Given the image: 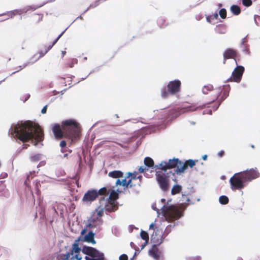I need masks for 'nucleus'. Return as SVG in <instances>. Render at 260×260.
Instances as JSON below:
<instances>
[{"instance_id": "c85d7f7f", "label": "nucleus", "mask_w": 260, "mask_h": 260, "mask_svg": "<svg viewBox=\"0 0 260 260\" xmlns=\"http://www.w3.org/2000/svg\"><path fill=\"white\" fill-rule=\"evenodd\" d=\"M158 251V248L156 247V245H154L153 248L149 251V255L157 260L159 258V255L157 253Z\"/></svg>"}, {"instance_id": "2eb2a0df", "label": "nucleus", "mask_w": 260, "mask_h": 260, "mask_svg": "<svg viewBox=\"0 0 260 260\" xmlns=\"http://www.w3.org/2000/svg\"><path fill=\"white\" fill-rule=\"evenodd\" d=\"M196 161H198V160H194L192 159H188L185 161L184 163H183L181 161V167H179V166L178 168L175 170V173L177 174L184 173L188 167L191 168L194 167L196 165Z\"/></svg>"}, {"instance_id": "423d86ee", "label": "nucleus", "mask_w": 260, "mask_h": 260, "mask_svg": "<svg viewBox=\"0 0 260 260\" xmlns=\"http://www.w3.org/2000/svg\"><path fill=\"white\" fill-rule=\"evenodd\" d=\"M83 253L89 256H86L85 258L86 260H104V255L98 251L95 248L84 246L82 249Z\"/></svg>"}, {"instance_id": "e2e57ef3", "label": "nucleus", "mask_w": 260, "mask_h": 260, "mask_svg": "<svg viewBox=\"0 0 260 260\" xmlns=\"http://www.w3.org/2000/svg\"><path fill=\"white\" fill-rule=\"evenodd\" d=\"M99 1H96V2H95V6H98V5H99Z\"/></svg>"}, {"instance_id": "4468645a", "label": "nucleus", "mask_w": 260, "mask_h": 260, "mask_svg": "<svg viewBox=\"0 0 260 260\" xmlns=\"http://www.w3.org/2000/svg\"><path fill=\"white\" fill-rule=\"evenodd\" d=\"M35 9V8H34L31 6H29L27 8L23 9L22 10H14L13 11H9L2 14V15L6 16L7 18H6L5 20H7L10 18H12L14 16L16 15H21L22 13H26L29 10L34 11Z\"/></svg>"}, {"instance_id": "338daca9", "label": "nucleus", "mask_w": 260, "mask_h": 260, "mask_svg": "<svg viewBox=\"0 0 260 260\" xmlns=\"http://www.w3.org/2000/svg\"><path fill=\"white\" fill-rule=\"evenodd\" d=\"M161 201H162V202H165V199H162Z\"/></svg>"}, {"instance_id": "13d9d810", "label": "nucleus", "mask_w": 260, "mask_h": 260, "mask_svg": "<svg viewBox=\"0 0 260 260\" xmlns=\"http://www.w3.org/2000/svg\"><path fill=\"white\" fill-rule=\"evenodd\" d=\"M154 227V224L153 223L150 224V225H149V229H153Z\"/></svg>"}, {"instance_id": "dca6fc26", "label": "nucleus", "mask_w": 260, "mask_h": 260, "mask_svg": "<svg viewBox=\"0 0 260 260\" xmlns=\"http://www.w3.org/2000/svg\"><path fill=\"white\" fill-rule=\"evenodd\" d=\"M238 54L236 50L232 48H228L223 52V63H225V61L228 59H233L235 60L236 64L237 65V61L236 59Z\"/></svg>"}, {"instance_id": "37998d69", "label": "nucleus", "mask_w": 260, "mask_h": 260, "mask_svg": "<svg viewBox=\"0 0 260 260\" xmlns=\"http://www.w3.org/2000/svg\"><path fill=\"white\" fill-rule=\"evenodd\" d=\"M95 215L98 216V217L102 218V216L103 215L104 213V209L103 208L101 209L99 211L98 209H96L95 211Z\"/></svg>"}, {"instance_id": "4d7b16f0", "label": "nucleus", "mask_w": 260, "mask_h": 260, "mask_svg": "<svg viewBox=\"0 0 260 260\" xmlns=\"http://www.w3.org/2000/svg\"><path fill=\"white\" fill-rule=\"evenodd\" d=\"M86 231H87L86 229H83L81 232V234L82 235H84L86 233Z\"/></svg>"}, {"instance_id": "9b49d317", "label": "nucleus", "mask_w": 260, "mask_h": 260, "mask_svg": "<svg viewBox=\"0 0 260 260\" xmlns=\"http://www.w3.org/2000/svg\"><path fill=\"white\" fill-rule=\"evenodd\" d=\"M245 71V69L243 66H237V67L232 72V77L228 79V81H234L237 83H239Z\"/></svg>"}, {"instance_id": "a18cd8bd", "label": "nucleus", "mask_w": 260, "mask_h": 260, "mask_svg": "<svg viewBox=\"0 0 260 260\" xmlns=\"http://www.w3.org/2000/svg\"><path fill=\"white\" fill-rule=\"evenodd\" d=\"M251 0H242V4L246 7H249L252 5Z\"/></svg>"}, {"instance_id": "2f4dec72", "label": "nucleus", "mask_w": 260, "mask_h": 260, "mask_svg": "<svg viewBox=\"0 0 260 260\" xmlns=\"http://www.w3.org/2000/svg\"><path fill=\"white\" fill-rule=\"evenodd\" d=\"M230 10L231 12L235 15H238L241 12L240 8L235 5H232L230 8Z\"/></svg>"}, {"instance_id": "0e129e2a", "label": "nucleus", "mask_w": 260, "mask_h": 260, "mask_svg": "<svg viewBox=\"0 0 260 260\" xmlns=\"http://www.w3.org/2000/svg\"><path fill=\"white\" fill-rule=\"evenodd\" d=\"M68 156V154H64V157H67Z\"/></svg>"}, {"instance_id": "6e6d98bb", "label": "nucleus", "mask_w": 260, "mask_h": 260, "mask_svg": "<svg viewBox=\"0 0 260 260\" xmlns=\"http://www.w3.org/2000/svg\"><path fill=\"white\" fill-rule=\"evenodd\" d=\"M26 65H25V64H23L22 66H19V69H18L17 70V71H20L22 69H23V68H24L25 67H26Z\"/></svg>"}, {"instance_id": "4c0bfd02", "label": "nucleus", "mask_w": 260, "mask_h": 260, "mask_svg": "<svg viewBox=\"0 0 260 260\" xmlns=\"http://www.w3.org/2000/svg\"><path fill=\"white\" fill-rule=\"evenodd\" d=\"M137 172H135L133 173L128 172L127 173L126 177L127 178H130L129 180H131V182H133V181L137 180Z\"/></svg>"}, {"instance_id": "cd10ccee", "label": "nucleus", "mask_w": 260, "mask_h": 260, "mask_svg": "<svg viewBox=\"0 0 260 260\" xmlns=\"http://www.w3.org/2000/svg\"><path fill=\"white\" fill-rule=\"evenodd\" d=\"M123 173L118 170L113 171L110 172L108 174V176L113 178H119L123 177Z\"/></svg>"}, {"instance_id": "f03ea898", "label": "nucleus", "mask_w": 260, "mask_h": 260, "mask_svg": "<svg viewBox=\"0 0 260 260\" xmlns=\"http://www.w3.org/2000/svg\"><path fill=\"white\" fill-rule=\"evenodd\" d=\"M206 104L199 106L192 105L169 110L166 109H161L160 111H156L158 113L157 116L158 119L164 122H169L176 118L183 113L187 112H193L198 109H202L204 108Z\"/></svg>"}, {"instance_id": "09e8293b", "label": "nucleus", "mask_w": 260, "mask_h": 260, "mask_svg": "<svg viewBox=\"0 0 260 260\" xmlns=\"http://www.w3.org/2000/svg\"><path fill=\"white\" fill-rule=\"evenodd\" d=\"M141 179H142V176H137V180H136V181H137V183H136L135 184H136V186L138 185L139 186H140L141 185Z\"/></svg>"}, {"instance_id": "a878e982", "label": "nucleus", "mask_w": 260, "mask_h": 260, "mask_svg": "<svg viewBox=\"0 0 260 260\" xmlns=\"http://www.w3.org/2000/svg\"><path fill=\"white\" fill-rule=\"evenodd\" d=\"M78 63L77 59L72 58L69 59L64 64V68H73L74 65Z\"/></svg>"}, {"instance_id": "bb28decb", "label": "nucleus", "mask_w": 260, "mask_h": 260, "mask_svg": "<svg viewBox=\"0 0 260 260\" xmlns=\"http://www.w3.org/2000/svg\"><path fill=\"white\" fill-rule=\"evenodd\" d=\"M109 197L108 199V200L109 202H115V201L118 198V194L113 189L110 188V191L109 192Z\"/></svg>"}, {"instance_id": "79ce46f5", "label": "nucleus", "mask_w": 260, "mask_h": 260, "mask_svg": "<svg viewBox=\"0 0 260 260\" xmlns=\"http://www.w3.org/2000/svg\"><path fill=\"white\" fill-rule=\"evenodd\" d=\"M30 158L31 161H38L40 159V155L38 154L32 155Z\"/></svg>"}, {"instance_id": "ddd939ff", "label": "nucleus", "mask_w": 260, "mask_h": 260, "mask_svg": "<svg viewBox=\"0 0 260 260\" xmlns=\"http://www.w3.org/2000/svg\"><path fill=\"white\" fill-rule=\"evenodd\" d=\"M102 223L103 220L102 218H99L98 217V216L95 215V212H93L88 220L87 227L89 228H96L102 225Z\"/></svg>"}, {"instance_id": "8fccbe9b", "label": "nucleus", "mask_w": 260, "mask_h": 260, "mask_svg": "<svg viewBox=\"0 0 260 260\" xmlns=\"http://www.w3.org/2000/svg\"><path fill=\"white\" fill-rule=\"evenodd\" d=\"M119 260H128V257L127 255L123 254L121 255L119 257Z\"/></svg>"}, {"instance_id": "ea45409f", "label": "nucleus", "mask_w": 260, "mask_h": 260, "mask_svg": "<svg viewBox=\"0 0 260 260\" xmlns=\"http://www.w3.org/2000/svg\"><path fill=\"white\" fill-rule=\"evenodd\" d=\"M245 40V38H243L242 39V41L241 42V47H242L243 48V52H244L245 54H248L249 53V49L248 48L247 45L245 44L246 41Z\"/></svg>"}, {"instance_id": "473e14b6", "label": "nucleus", "mask_w": 260, "mask_h": 260, "mask_svg": "<svg viewBox=\"0 0 260 260\" xmlns=\"http://www.w3.org/2000/svg\"><path fill=\"white\" fill-rule=\"evenodd\" d=\"M214 89L213 88V86L209 84L207 85H205L203 87L202 91L203 93L205 94H208L210 92L213 90Z\"/></svg>"}, {"instance_id": "f257e3e1", "label": "nucleus", "mask_w": 260, "mask_h": 260, "mask_svg": "<svg viewBox=\"0 0 260 260\" xmlns=\"http://www.w3.org/2000/svg\"><path fill=\"white\" fill-rule=\"evenodd\" d=\"M10 132L12 135L22 142L35 140L37 143L43 140V131L40 126L36 125L30 121L18 123L11 128Z\"/></svg>"}, {"instance_id": "20e7f679", "label": "nucleus", "mask_w": 260, "mask_h": 260, "mask_svg": "<svg viewBox=\"0 0 260 260\" xmlns=\"http://www.w3.org/2000/svg\"><path fill=\"white\" fill-rule=\"evenodd\" d=\"M61 125L64 134V138L71 140V144L79 139L81 128L80 124L75 120L68 119L62 121Z\"/></svg>"}, {"instance_id": "e433bc0d", "label": "nucleus", "mask_w": 260, "mask_h": 260, "mask_svg": "<svg viewBox=\"0 0 260 260\" xmlns=\"http://www.w3.org/2000/svg\"><path fill=\"white\" fill-rule=\"evenodd\" d=\"M226 30V26L223 24H219L216 26V31L219 34H224Z\"/></svg>"}, {"instance_id": "c9c22d12", "label": "nucleus", "mask_w": 260, "mask_h": 260, "mask_svg": "<svg viewBox=\"0 0 260 260\" xmlns=\"http://www.w3.org/2000/svg\"><path fill=\"white\" fill-rule=\"evenodd\" d=\"M144 162L145 166L148 167H152L154 165L153 160L149 157H146L145 158Z\"/></svg>"}, {"instance_id": "7ed1b4c3", "label": "nucleus", "mask_w": 260, "mask_h": 260, "mask_svg": "<svg viewBox=\"0 0 260 260\" xmlns=\"http://www.w3.org/2000/svg\"><path fill=\"white\" fill-rule=\"evenodd\" d=\"M182 201L183 202L178 206L171 205L167 207L164 212L166 220L171 222L179 219L183 216V211L186 209L187 205L189 204L190 199L186 196L183 195Z\"/></svg>"}, {"instance_id": "5701e85b", "label": "nucleus", "mask_w": 260, "mask_h": 260, "mask_svg": "<svg viewBox=\"0 0 260 260\" xmlns=\"http://www.w3.org/2000/svg\"><path fill=\"white\" fill-rule=\"evenodd\" d=\"M94 235L95 234L92 232L90 231L87 235H86L84 238L83 241L91 243L93 245L96 244V241L94 240Z\"/></svg>"}, {"instance_id": "412c9836", "label": "nucleus", "mask_w": 260, "mask_h": 260, "mask_svg": "<svg viewBox=\"0 0 260 260\" xmlns=\"http://www.w3.org/2000/svg\"><path fill=\"white\" fill-rule=\"evenodd\" d=\"M116 184L117 185H121L123 187H125L126 188L129 187L131 188L133 186H136V184H134V182H131V180H128L127 181L126 179H123L122 180H120L119 179H117L116 182Z\"/></svg>"}, {"instance_id": "b1692460", "label": "nucleus", "mask_w": 260, "mask_h": 260, "mask_svg": "<svg viewBox=\"0 0 260 260\" xmlns=\"http://www.w3.org/2000/svg\"><path fill=\"white\" fill-rule=\"evenodd\" d=\"M118 209V206L115 203V202H109V201L108 200V202L105 205V209L106 211H107L108 212H114Z\"/></svg>"}, {"instance_id": "4be33fe9", "label": "nucleus", "mask_w": 260, "mask_h": 260, "mask_svg": "<svg viewBox=\"0 0 260 260\" xmlns=\"http://www.w3.org/2000/svg\"><path fill=\"white\" fill-rule=\"evenodd\" d=\"M80 239L81 238L79 237L77 239L75 240V242L73 244L72 249L70 251L72 255H73L74 254H76L77 253H80L81 250V249L79 245V242L80 241Z\"/></svg>"}, {"instance_id": "de8ad7c7", "label": "nucleus", "mask_w": 260, "mask_h": 260, "mask_svg": "<svg viewBox=\"0 0 260 260\" xmlns=\"http://www.w3.org/2000/svg\"><path fill=\"white\" fill-rule=\"evenodd\" d=\"M82 257L79 255V254H74V255H73V256L71 257V259L73 260L74 259L76 260H82Z\"/></svg>"}, {"instance_id": "5fc2aeb1", "label": "nucleus", "mask_w": 260, "mask_h": 260, "mask_svg": "<svg viewBox=\"0 0 260 260\" xmlns=\"http://www.w3.org/2000/svg\"><path fill=\"white\" fill-rule=\"evenodd\" d=\"M145 169L143 167L141 166L139 169V172L140 173H143L144 172Z\"/></svg>"}, {"instance_id": "bf43d9fd", "label": "nucleus", "mask_w": 260, "mask_h": 260, "mask_svg": "<svg viewBox=\"0 0 260 260\" xmlns=\"http://www.w3.org/2000/svg\"><path fill=\"white\" fill-rule=\"evenodd\" d=\"M29 145L28 144H24L23 146V149H27Z\"/></svg>"}, {"instance_id": "72a5a7b5", "label": "nucleus", "mask_w": 260, "mask_h": 260, "mask_svg": "<svg viewBox=\"0 0 260 260\" xmlns=\"http://www.w3.org/2000/svg\"><path fill=\"white\" fill-rule=\"evenodd\" d=\"M110 191V188L108 189L106 187H103L99 189V191L96 190L97 196H98L99 195H108Z\"/></svg>"}, {"instance_id": "58836bf2", "label": "nucleus", "mask_w": 260, "mask_h": 260, "mask_svg": "<svg viewBox=\"0 0 260 260\" xmlns=\"http://www.w3.org/2000/svg\"><path fill=\"white\" fill-rule=\"evenodd\" d=\"M219 201L220 204H221L222 205H226L229 203V198L226 196H222L219 197Z\"/></svg>"}, {"instance_id": "9d476101", "label": "nucleus", "mask_w": 260, "mask_h": 260, "mask_svg": "<svg viewBox=\"0 0 260 260\" xmlns=\"http://www.w3.org/2000/svg\"><path fill=\"white\" fill-rule=\"evenodd\" d=\"M241 173L246 182H250L260 177V173L256 168L247 169Z\"/></svg>"}, {"instance_id": "6ab92c4d", "label": "nucleus", "mask_w": 260, "mask_h": 260, "mask_svg": "<svg viewBox=\"0 0 260 260\" xmlns=\"http://www.w3.org/2000/svg\"><path fill=\"white\" fill-rule=\"evenodd\" d=\"M162 236L159 231H154L151 235V241L155 243L154 245H159L162 242Z\"/></svg>"}, {"instance_id": "6e6552de", "label": "nucleus", "mask_w": 260, "mask_h": 260, "mask_svg": "<svg viewBox=\"0 0 260 260\" xmlns=\"http://www.w3.org/2000/svg\"><path fill=\"white\" fill-rule=\"evenodd\" d=\"M171 173L172 171L165 172L161 170L156 172L157 181L160 188L164 191H166L169 189V174Z\"/></svg>"}, {"instance_id": "f3484780", "label": "nucleus", "mask_w": 260, "mask_h": 260, "mask_svg": "<svg viewBox=\"0 0 260 260\" xmlns=\"http://www.w3.org/2000/svg\"><path fill=\"white\" fill-rule=\"evenodd\" d=\"M98 198L96 190H88L84 195L82 198V201L85 203H91L95 201Z\"/></svg>"}, {"instance_id": "7c9ffc66", "label": "nucleus", "mask_w": 260, "mask_h": 260, "mask_svg": "<svg viewBox=\"0 0 260 260\" xmlns=\"http://www.w3.org/2000/svg\"><path fill=\"white\" fill-rule=\"evenodd\" d=\"M43 15L42 14H34L31 16V19L35 23H38L43 19Z\"/></svg>"}, {"instance_id": "864d4df0", "label": "nucleus", "mask_w": 260, "mask_h": 260, "mask_svg": "<svg viewBox=\"0 0 260 260\" xmlns=\"http://www.w3.org/2000/svg\"><path fill=\"white\" fill-rule=\"evenodd\" d=\"M224 154V151L223 150H221L220 151H219L218 153V155L219 156V157H222Z\"/></svg>"}, {"instance_id": "0eeeda50", "label": "nucleus", "mask_w": 260, "mask_h": 260, "mask_svg": "<svg viewBox=\"0 0 260 260\" xmlns=\"http://www.w3.org/2000/svg\"><path fill=\"white\" fill-rule=\"evenodd\" d=\"M232 190H240L245 186V181L241 172L235 173L230 179Z\"/></svg>"}, {"instance_id": "052dcab7", "label": "nucleus", "mask_w": 260, "mask_h": 260, "mask_svg": "<svg viewBox=\"0 0 260 260\" xmlns=\"http://www.w3.org/2000/svg\"><path fill=\"white\" fill-rule=\"evenodd\" d=\"M202 158L204 159V160H206L207 158V155H204L202 157Z\"/></svg>"}, {"instance_id": "680f3d73", "label": "nucleus", "mask_w": 260, "mask_h": 260, "mask_svg": "<svg viewBox=\"0 0 260 260\" xmlns=\"http://www.w3.org/2000/svg\"><path fill=\"white\" fill-rule=\"evenodd\" d=\"M66 51H62V56L63 57L64 55L66 54Z\"/></svg>"}, {"instance_id": "aec40b11", "label": "nucleus", "mask_w": 260, "mask_h": 260, "mask_svg": "<svg viewBox=\"0 0 260 260\" xmlns=\"http://www.w3.org/2000/svg\"><path fill=\"white\" fill-rule=\"evenodd\" d=\"M221 90L222 92L220 93V96L218 99V105L216 108H217L221 103L229 96L230 87L228 86H224L221 88Z\"/></svg>"}, {"instance_id": "39448f33", "label": "nucleus", "mask_w": 260, "mask_h": 260, "mask_svg": "<svg viewBox=\"0 0 260 260\" xmlns=\"http://www.w3.org/2000/svg\"><path fill=\"white\" fill-rule=\"evenodd\" d=\"M181 82L178 80H175L168 83L166 87H164L161 90V96L163 98H167L169 95H174L178 93L180 91Z\"/></svg>"}, {"instance_id": "1a4fd4ad", "label": "nucleus", "mask_w": 260, "mask_h": 260, "mask_svg": "<svg viewBox=\"0 0 260 260\" xmlns=\"http://www.w3.org/2000/svg\"><path fill=\"white\" fill-rule=\"evenodd\" d=\"M181 165V161L178 158H173L170 159L168 162L162 161L158 166H156L155 168L166 172L168 169H171L176 167L177 169L179 166L180 167Z\"/></svg>"}, {"instance_id": "49530a36", "label": "nucleus", "mask_w": 260, "mask_h": 260, "mask_svg": "<svg viewBox=\"0 0 260 260\" xmlns=\"http://www.w3.org/2000/svg\"><path fill=\"white\" fill-rule=\"evenodd\" d=\"M71 255H72L71 252H67L63 255V257L61 259V260H69Z\"/></svg>"}, {"instance_id": "3c124183", "label": "nucleus", "mask_w": 260, "mask_h": 260, "mask_svg": "<svg viewBox=\"0 0 260 260\" xmlns=\"http://www.w3.org/2000/svg\"><path fill=\"white\" fill-rule=\"evenodd\" d=\"M66 145H67V143L66 142V141L64 140H62L60 142V146L61 147V148H64L66 146Z\"/></svg>"}, {"instance_id": "f704fd0d", "label": "nucleus", "mask_w": 260, "mask_h": 260, "mask_svg": "<svg viewBox=\"0 0 260 260\" xmlns=\"http://www.w3.org/2000/svg\"><path fill=\"white\" fill-rule=\"evenodd\" d=\"M182 190V186L179 185H175L173 186L171 190V193L173 195L179 193Z\"/></svg>"}, {"instance_id": "774afa93", "label": "nucleus", "mask_w": 260, "mask_h": 260, "mask_svg": "<svg viewBox=\"0 0 260 260\" xmlns=\"http://www.w3.org/2000/svg\"><path fill=\"white\" fill-rule=\"evenodd\" d=\"M54 210L55 212H56V209H55V208H54Z\"/></svg>"}, {"instance_id": "c756f323", "label": "nucleus", "mask_w": 260, "mask_h": 260, "mask_svg": "<svg viewBox=\"0 0 260 260\" xmlns=\"http://www.w3.org/2000/svg\"><path fill=\"white\" fill-rule=\"evenodd\" d=\"M140 236L142 239L145 240V243L143 245H142V248H143L148 243L149 235L146 232H145L144 231H141V233H140Z\"/></svg>"}, {"instance_id": "69168bd1", "label": "nucleus", "mask_w": 260, "mask_h": 260, "mask_svg": "<svg viewBox=\"0 0 260 260\" xmlns=\"http://www.w3.org/2000/svg\"><path fill=\"white\" fill-rule=\"evenodd\" d=\"M251 147L252 148H254V146L253 145H252L251 146Z\"/></svg>"}, {"instance_id": "603ef678", "label": "nucleus", "mask_w": 260, "mask_h": 260, "mask_svg": "<svg viewBox=\"0 0 260 260\" xmlns=\"http://www.w3.org/2000/svg\"><path fill=\"white\" fill-rule=\"evenodd\" d=\"M47 105L45 106L41 110L42 114H45L47 111Z\"/></svg>"}, {"instance_id": "f8f14e48", "label": "nucleus", "mask_w": 260, "mask_h": 260, "mask_svg": "<svg viewBox=\"0 0 260 260\" xmlns=\"http://www.w3.org/2000/svg\"><path fill=\"white\" fill-rule=\"evenodd\" d=\"M221 92V87L214 88L213 90L208 94L209 95L206 98V104H210L216 100H217L218 103V99L220 96V93Z\"/></svg>"}, {"instance_id": "393cba45", "label": "nucleus", "mask_w": 260, "mask_h": 260, "mask_svg": "<svg viewBox=\"0 0 260 260\" xmlns=\"http://www.w3.org/2000/svg\"><path fill=\"white\" fill-rule=\"evenodd\" d=\"M63 32H62L60 35L58 36V37L53 41L52 44L50 45H49L47 48L45 49V51L43 52V51H41L40 53L39 57H43L47 52L50 50L52 47L56 43V42L58 41V40L59 39V38L61 37V36L62 35Z\"/></svg>"}, {"instance_id": "c03bdc74", "label": "nucleus", "mask_w": 260, "mask_h": 260, "mask_svg": "<svg viewBox=\"0 0 260 260\" xmlns=\"http://www.w3.org/2000/svg\"><path fill=\"white\" fill-rule=\"evenodd\" d=\"M218 17V15L217 13L214 14L212 15H210V16L207 18V20L208 22H210V18H212V20L217 19Z\"/></svg>"}, {"instance_id": "a19ab883", "label": "nucleus", "mask_w": 260, "mask_h": 260, "mask_svg": "<svg viewBox=\"0 0 260 260\" xmlns=\"http://www.w3.org/2000/svg\"><path fill=\"white\" fill-rule=\"evenodd\" d=\"M219 15L222 19H225L226 17V11L225 9H221L219 12Z\"/></svg>"}, {"instance_id": "a211bd4d", "label": "nucleus", "mask_w": 260, "mask_h": 260, "mask_svg": "<svg viewBox=\"0 0 260 260\" xmlns=\"http://www.w3.org/2000/svg\"><path fill=\"white\" fill-rule=\"evenodd\" d=\"M52 131L56 139L60 140L64 138V134L61 125L55 124L52 127Z\"/></svg>"}]
</instances>
